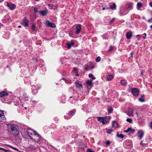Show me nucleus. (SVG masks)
<instances>
[{
  "label": "nucleus",
  "mask_w": 152,
  "mask_h": 152,
  "mask_svg": "<svg viewBox=\"0 0 152 152\" xmlns=\"http://www.w3.org/2000/svg\"><path fill=\"white\" fill-rule=\"evenodd\" d=\"M28 20L26 18L23 19V25L25 27H28Z\"/></svg>",
  "instance_id": "obj_14"
},
{
  "label": "nucleus",
  "mask_w": 152,
  "mask_h": 152,
  "mask_svg": "<svg viewBox=\"0 0 152 152\" xmlns=\"http://www.w3.org/2000/svg\"><path fill=\"white\" fill-rule=\"evenodd\" d=\"M121 11L122 15H125L127 14L129 12V11L127 10L124 9V8L121 9Z\"/></svg>",
  "instance_id": "obj_13"
},
{
  "label": "nucleus",
  "mask_w": 152,
  "mask_h": 152,
  "mask_svg": "<svg viewBox=\"0 0 152 152\" xmlns=\"http://www.w3.org/2000/svg\"><path fill=\"white\" fill-rule=\"evenodd\" d=\"M3 150H4V151H5V152H8V151L7 149H4L3 148Z\"/></svg>",
  "instance_id": "obj_52"
},
{
  "label": "nucleus",
  "mask_w": 152,
  "mask_h": 152,
  "mask_svg": "<svg viewBox=\"0 0 152 152\" xmlns=\"http://www.w3.org/2000/svg\"><path fill=\"white\" fill-rule=\"evenodd\" d=\"M76 76H79L78 74H77L76 75Z\"/></svg>",
  "instance_id": "obj_59"
},
{
  "label": "nucleus",
  "mask_w": 152,
  "mask_h": 152,
  "mask_svg": "<svg viewBox=\"0 0 152 152\" xmlns=\"http://www.w3.org/2000/svg\"><path fill=\"white\" fill-rule=\"evenodd\" d=\"M80 146L81 148H85L86 147V145L85 143L83 142H81L80 144Z\"/></svg>",
  "instance_id": "obj_31"
},
{
  "label": "nucleus",
  "mask_w": 152,
  "mask_h": 152,
  "mask_svg": "<svg viewBox=\"0 0 152 152\" xmlns=\"http://www.w3.org/2000/svg\"><path fill=\"white\" fill-rule=\"evenodd\" d=\"M150 27L151 28H152V25H151Z\"/></svg>",
  "instance_id": "obj_62"
},
{
  "label": "nucleus",
  "mask_w": 152,
  "mask_h": 152,
  "mask_svg": "<svg viewBox=\"0 0 152 152\" xmlns=\"http://www.w3.org/2000/svg\"><path fill=\"white\" fill-rule=\"evenodd\" d=\"M138 113V112H137V111L136 112V115H137V116L138 117V113Z\"/></svg>",
  "instance_id": "obj_57"
},
{
  "label": "nucleus",
  "mask_w": 152,
  "mask_h": 152,
  "mask_svg": "<svg viewBox=\"0 0 152 152\" xmlns=\"http://www.w3.org/2000/svg\"><path fill=\"white\" fill-rule=\"evenodd\" d=\"M135 44H136V45L138 44V42H135Z\"/></svg>",
  "instance_id": "obj_64"
},
{
  "label": "nucleus",
  "mask_w": 152,
  "mask_h": 152,
  "mask_svg": "<svg viewBox=\"0 0 152 152\" xmlns=\"http://www.w3.org/2000/svg\"><path fill=\"white\" fill-rule=\"evenodd\" d=\"M94 68V67L93 66H92L91 68V69H92Z\"/></svg>",
  "instance_id": "obj_63"
},
{
  "label": "nucleus",
  "mask_w": 152,
  "mask_h": 152,
  "mask_svg": "<svg viewBox=\"0 0 152 152\" xmlns=\"http://www.w3.org/2000/svg\"><path fill=\"white\" fill-rule=\"evenodd\" d=\"M64 117L66 119H69V118H68L67 116H66V115L64 116Z\"/></svg>",
  "instance_id": "obj_55"
},
{
  "label": "nucleus",
  "mask_w": 152,
  "mask_h": 152,
  "mask_svg": "<svg viewBox=\"0 0 152 152\" xmlns=\"http://www.w3.org/2000/svg\"><path fill=\"white\" fill-rule=\"evenodd\" d=\"M115 20V19L114 18H113L112 19L110 22H109V23H112Z\"/></svg>",
  "instance_id": "obj_44"
},
{
  "label": "nucleus",
  "mask_w": 152,
  "mask_h": 152,
  "mask_svg": "<svg viewBox=\"0 0 152 152\" xmlns=\"http://www.w3.org/2000/svg\"><path fill=\"white\" fill-rule=\"evenodd\" d=\"M74 113V112L73 111H70L68 113V114L69 115H71L73 114Z\"/></svg>",
  "instance_id": "obj_36"
},
{
  "label": "nucleus",
  "mask_w": 152,
  "mask_h": 152,
  "mask_svg": "<svg viewBox=\"0 0 152 152\" xmlns=\"http://www.w3.org/2000/svg\"><path fill=\"white\" fill-rule=\"evenodd\" d=\"M132 32L130 31L126 33V37L128 39H130L132 37Z\"/></svg>",
  "instance_id": "obj_15"
},
{
  "label": "nucleus",
  "mask_w": 152,
  "mask_h": 152,
  "mask_svg": "<svg viewBox=\"0 0 152 152\" xmlns=\"http://www.w3.org/2000/svg\"><path fill=\"white\" fill-rule=\"evenodd\" d=\"M148 22L150 23H152V20H151V18L150 19H148Z\"/></svg>",
  "instance_id": "obj_49"
},
{
  "label": "nucleus",
  "mask_w": 152,
  "mask_h": 152,
  "mask_svg": "<svg viewBox=\"0 0 152 152\" xmlns=\"http://www.w3.org/2000/svg\"><path fill=\"white\" fill-rule=\"evenodd\" d=\"M33 135L32 137V140L37 142L40 140L41 137L37 132H36L35 134H34V135Z\"/></svg>",
  "instance_id": "obj_2"
},
{
  "label": "nucleus",
  "mask_w": 152,
  "mask_h": 152,
  "mask_svg": "<svg viewBox=\"0 0 152 152\" xmlns=\"http://www.w3.org/2000/svg\"><path fill=\"white\" fill-rule=\"evenodd\" d=\"M18 28H21V26H19L18 27Z\"/></svg>",
  "instance_id": "obj_61"
},
{
  "label": "nucleus",
  "mask_w": 152,
  "mask_h": 152,
  "mask_svg": "<svg viewBox=\"0 0 152 152\" xmlns=\"http://www.w3.org/2000/svg\"><path fill=\"white\" fill-rule=\"evenodd\" d=\"M100 60H101L100 57L99 56H98L96 58V61L97 62H99L100 61Z\"/></svg>",
  "instance_id": "obj_34"
},
{
  "label": "nucleus",
  "mask_w": 152,
  "mask_h": 152,
  "mask_svg": "<svg viewBox=\"0 0 152 152\" xmlns=\"http://www.w3.org/2000/svg\"><path fill=\"white\" fill-rule=\"evenodd\" d=\"M149 5L151 7H152V2H151L149 3Z\"/></svg>",
  "instance_id": "obj_54"
},
{
  "label": "nucleus",
  "mask_w": 152,
  "mask_h": 152,
  "mask_svg": "<svg viewBox=\"0 0 152 152\" xmlns=\"http://www.w3.org/2000/svg\"><path fill=\"white\" fill-rule=\"evenodd\" d=\"M27 132L29 137L31 139H32V137L34 136L33 135H34V134H35L37 132H36L30 129L27 130Z\"/></svg>",
  "instance_id": "obj_4"
},
{
  "label": "nucleus",
  "mask_w": 152,
  "mask_h": 152,
  "mask_svg": "<svg viewBox=\"0 0 152 152\" xmlns=\"http://www.w3.org/2000/svg\"><path fill=\"white\" fill-rule=\"evenodd\" d=\"M142 6V3L140 2H138L137 4V7L138 8V10H140V8Z\"/></svg>",
  "instance_id": "obj_26"
},
{
  "label": "nucleus",
  "mask_w": 152,
  "mask_h": 152,
  "mask_svg": "<svg viewBox=\"0 0 152 152\" xmlns=\"http://www.w3.org/2000/svg\"><path fill=\"white\" fill-rule=\"evenodd\" d=\"M81 29V25L80 24L77 25L75 28L76 34H79L80 32Z\"/></svg>",
  "instance_id": "obj_5"
},
{
  "label": "nucleus",
  "mask_w": 152,
  "mask_h": 152,
  "mask_svg": "<svg viewBox=\"0 0 152 152\" xmlns=\"http://www.w3.org/2000/svg\"><path fill=\"white\" fill-rule=\"evenodd\" d=\"M114 77L113 75H107L106 79L108 81L111 80Z\"/></svg>",
  "instance_id": "obj_18"
},
{
  "label": "nucleus",
  "mask_w": 152,
  "mask_h": 152,
  "mask_svg": "<svg viewBox=\"0 0 152 152\" xmlns=\"http://www.w3.org/2000/svg\"><path fill=\"white\" fill-rule=\"evenodd\" d=\"M75 85L78 88H82L83 85L80 83V82L77 80L75 82Z\"/></svg>",
  "instance_id": "obj_12"
},
{
  "label": "nucleus",
  "mask_w": 152,
  "mask_h": 152,
  "mask_svg": "<svg viewBox=\"0 0 152 152\" xmlns=\"http://www.w3.org/2000/svg\"><path fill=\"white\" fill-rule=\"evenodd\" d=\"M45 24L46 25L49 27L54 28L56 27L55 24L53 23H50L49 21L48 20L46 21Z\"/></svg>",
  "instance_id": "obj_6"
},
{
  "label": "nucleus",
  "mask_w": 152,
  "mask_h": 152,
  "mask_svg": "<svg viewBox=\"0 0 152 152\" xmlns=\"http://www.w3.org/2000/svg\"><path fill=\"white\" fill-rule=\"evenodd\" d=\"M31 28H32V29L33 31H34L35 30L36 26H35V25L34 24H33L32 25Z\"/></svg>",
  "instance_id": "obj_33"
},
{
  "label": "nucleus",
  "mask_w": 152,
  "mask_h": 152,
  "mask_svg": "<svg viewBox=\"0 0 152 152\" xmlns=\"http://www.w3.org/2000/svg\"><path fill=\"white\" fill-rule=\"evenodd\" d=\"M2 117L1 118H2L3 120H4L6 119V118L4 116V114L3 111L1 113H0V117Z\"/></svg>",
  "instance_id": "obj_30"
},
{
  "label": "nucleus",
  "mask_w": 152,
  "mask_h": 152,
  "mask_svg": "<svg viewBox=\"0 0 152 152\" xmlns=\"http://www.w3.org/2000/svg\"><path fill=\"white\" fill-rule=\"evenodd\" d=\"M105 130L107 134H110L113 131L111 129H106Z\"/></svg>",
  "instance_id": "obj_27"
},
{
  "label": "nucleus",
  "mask_w": 152,
  "mask_h": 152,
  "mask_svg": "<svg viewBox=\"0 0 152 152\" xmlns=\"http://www.w3.org/2000/svg\"><path fill=\"white\" fill-rule=\"evenodd\" d=\"M89 77H93V75L91 74H90L89 75Z\"/></svg>",
  "instance_id": "obj_51"
},
{
  "label": "nucleus",
  "mask_w": 152,
  "mask_h": 152,
  "mask_svg": "<svg viewBox=\"0 0 152 152\" xmlns=\"http://www.w3.org/2000/svg\"><path fill=\"white\" fill-rule=\"evenodd\" d=\"M118 124L116 121H114L112 123V126L114 128H117L118 127Z\"/></svg>",
  "instance_id": "obj_20"
},
{
  "label": "nucleus",
  "mask_w": 152,
  "mask_h": 152,
  "mask_svg": "<svg viewBox=\"0 0 152 152\" xmlns=\"http://www.w3.org/2000/svg\"><path fill=\"white\" fill-rule=\"evenodd\" d=\"M85 69L86 71H88L90 69V67L89 66H88V67H86Z\"/></svg>",
  "instance_id": "obj_43"
},
{
  "label": "nucleus",
  "mask_w": 152,
  "mask_h": 152,
  "mask_svg": "<svg viewBox=\"0 0 152 152\" xmlns=\"http://www.w3.org/2000/svg\"><path fill=\"white\" fill-rule=\"evenodd\" d=\"M124 132L126 133H129V134L134 133L135 132V129H132L130 127H129L126 130H124Z\"/></svg>",
  "instance_id": "obj_7"
},
{
  "label": "nucleus",
  "mask_w": 152,
  "mask_h": 152,
  "mask_svg": "<svg viewBox=\"0 0 152 152\" xmlns=\"http://www.w3.org/2000/svg\"><path fill=\"white\" fill-rule=\"evenodd\" d=\"M121 83L122 85L126 86L127 84V82L125 80H121Z\"/></svg>",
  "instance_id": "obj_25"
},
{
  "label": "nucleus",
  "mask_w": 152,
  "mask_h": 152,
  "mask_svg": "<svg viewBox=\"0 0 152 152\" xmlns=\"http://www.w3.org/2000/svg\"><path fill=\"white\" fill-rule=\"evenodd\" d=\"M116 136L118 138H120L121 139H123L124 137V135L122 134H119L118 132H117Z\"/></svg>",
  "instance_id": "obj_21"
},
{
  "label": "nucleus",
  "mask_w": 152,
  "mask_h": 152,
  "mask_svg": "<svg viewBox=\"0 0 152 152\" xmlns=\"http://www.w3.org/2000/svg\"><path fill=\"white\" fill-rule=\"evenodd\" d=\"M144 97L145 96L144 95H142L141 97L138 99L139 101L142 102H145Z\"/></svg>",
  "instance_id": "obj_24"
},
{
  "label": "nucleus",
  "mask_w": 152,
  "mask_h": 152,
  "mask_svg": "<svg viewBox=\"0 0 152 152\" xmlns=\"http://www.w3.org/2000/svg\"><path fill=\"white\" fill-rule=\"evenodd\" d=\"M8 93L5 91H1L0 92V97L2 98L4 96H7Z\"/></svg>",
  "instance_id": "obj_11"
},
{
  "label": "nucleus",
  "mask_w": 152,
  "mask_h": 152,
  "mask_svg": "<svg viewBox=\"0 0 152 152\" xmlns=\"http://www.w3.org/2000/svg\"><path fill=\"white\" fill-rule=\"evenodd\" d=\"M109 9V8L108 7H107V8H105L104 7V8H103L102 10H104L105 9Z\"/></svg>",
  "instance_id": "obj_56"
},
{
  "label": "nucleus",
  "mask_w": 152,
  "mask_h": 152,
  "mask_svg": "<svg viewBox=\"0 0 152 152\" xmlns=\"http://www.w3.org/2000/svg\"><path fill=\"white\" fill-rule=\"evenodd\" d=\"M150 127L152 129V122H151L150 124Z\"/></svg>",
  "instance_id": "obj_53"
},
{
  "label": "nucleus",
  "mask_w": 152,
  "mask_h": 152,
  "mask_svg": "<svg viewBox=\"0 0 152 152\" xmlns=\"http://www.w3.org/2000/svg\"><path fill=\"white\" fill-rule=\"evenodd\" d=\"M133 109L130 108L129 109V110L126 114L129 116H133Z\"/></svg>",
  "instance_id": "obj_8"
},
{
  "label": "nucleus",
  "mask_w": 152,
  "mask_h": 152,
  "mask_svg": "<svg viewBox=\"0 0 152 152\" xmlns=\"http://www.w3.org/2000/svg\"><path fill=\"white\" fill-rule=\"evenodd\" d=\"M113 110V108L111 107H110L108 109V112L109 114L111 113Z\"/></svg>",
  "instance_id": "obj_29"
},
{
  "label": "nucleus",
  "mask_w": 152,
  "mask_h": 152,
  "mask_svg": "<svg viewBox=\"0 0 152 152\" xmlns=\"http://www.w3.org/2000/svg\"><path fill=\"white\" fill-rule=\"evenodd\" d=\"M34 10L36 13H38L39 12L38 10H37V8L36 7H34Z\"/></svg>",
  "instance_id": "obj_37"
},
{
  "label": "nucleus",
  "mask_w": 152,
  "mask_h": 152,
  "mask_svg": "<svg viewBox=\"0 0 152 152\" xmlns=\"http://www.w3.org/2000/svg\"><path fill=\"white\" fill-rule=\"evenodd\" d=\"M131 92L134 96H137L139 94V90L137 88H134L132 89Z\"/></svg>",
  "instance_id": "obj_3"
},
{
  "label": "nucleus",
  "mask_w": 152,
  "mask_h": 152,
  "mask_svg": "<svg viewBox=\"0 0 152 152\" xmlns=\"http://www.w3.org/2000/svg\"><path fill=\"white\" fill-rule=\"evenodd\" d=\"M86 152H94L90 148L87 149Z\"/></svg>",
  "instance_id": "obj_39"
},
{
  "label": "nucleus",
  "mask_w": 152,
  "mask_h": 152,
  "mask_svg": "<svg viewBox=\"0 0 152 152\" xmlns=\"http://www.w3.org/2000/svg\"><path fill=\"white\" fill-rule=\"evenodd\" d=\"M77 69L76 68H74L73 69V71L76 72H77Z\"/></svg>",
  "instance_id": "obj_46"
},
{
  "label": "nucleus",
  "mask_w": 152,
  "mask_h": 152,
  "mask_svg": "<svg viewBox=\"0 0 152 152\" xmlns=\"http://www.w3.org/2000/svg\"><path fill=\"white\" fill-rule=\"evenodd\" d=\"M143 35H144V36L143 37V38L144 39H145L146 38V34L145 33H144L143 34Z\"/></svg>",
  "instance_id": "obj_50"
},
{
  "label": "nucleus",
  "mask_w": 152,
  "mask_h": 152,
  "mask_svg": "<svg viewBox=\"0 0 152 152\" xmlns=\"http://www.w3.org/2000/svg\"><path fill=\"white\" fill-rule=\"evenodd\" d=\"M105 118V119H106L108 121L110 119V117L109 116H107L106 117H104Z\"/></svg>",
  "instance_id": "obj_40"
},
{
  "label": "nucleus",
  "mask_w": 152,
  "mask_h": 152,
  "mask_svg": "<svg viewBox=\"0 0 152 152\" xmlns=\"http://www.w3.org/2000/svg\"><path fill=\"white\" fill-rule=\"evenodd\" d=\"M96 78L94 77H92L90 79V80H91V81L92 82L93 80L95 79Z\"/></svg>",
  "instance_id": "obj_45"
},
{
  "label": "nucleus",
  "mask_w": 152,
  "mask_h": 152,
  "mask_svg": "<svg viewBox=\"0 0 152 152\" xmlns=\"http://www.w3.org/2000/svg\"><path fill=\"white\" fill-rule=\"evenodd\" d=\"M10 129L12 133L14 136H16L19 134V131L15 126L11 125Z\"/></svg>",
  "instance_id": "obj_1"
},
{
  "label": "nucleus",
  "mask_w": 152,
  "mask_h": 152,
  "mask_svg": "<svg viewBox=\"0 0 152 152\" xmlns=\"http://www.w3.org/2000/svg\"><path fill=\"white\" fill-rule=\"evenodd\" d=\"M9 147L11 148H12V149H13L15 150V151H19V152H22V151H19L18 150V149L16 148H15V147H12V146H11V145H9Z\"/></svg>",
  "instance_id": "obj_32"
},
{
  "label": "nucleus",
  "mask_w": 152,
  "mask_h": 152,
  "mask_svg": "<svg viewBox=\"0 0 152 152\" xmlns=\"http://www.w3.org/2000/svg\"><path fill=\"white\" fill-rule=\"evenodd\" d=\"M116 5L115 3H113V4L112 5L110 6V9L113 10H116Z\"/></svg>",
  "instance_id": "obj_22"
},
{
  "label": "nucleus",
  "mask_w": 152,
  "mask_h": 152,
  "mask_svg": "<svg viewBox=\"0 0 152 152\" xmlns=\"http://www.w3.org/2000/svg\"><path fill=\"white\" fill-rule=\"evenodd\" d=\"M7 6L12 10L15 9L16 7L15 5L11 3H7Z\"/></svg>",
  "instance_id": "obj_9"
},
{
  "label": "nucleus",
  "mask_w": 152,
  "mask_h": 152,
  "mask_svg": "<svg viewBox=\"0 0 152 152\" xmlns=\"http://www.w3.org/2000/svg\"><path fill=\"white\" fill-rule=\"evenodd\" d=\"M110 141H107L106 144L107 145H109L110 144Z\"/></svg>",
  "instance_id": "obj_48"
},
{
  "label": "nucleus",
  "mask_w": 152,
  "mask_h": 152,
  "mask_svg": "<svg viewBox=\"0 0 152 152\" xmlns=\"http://www.w3.org/2000/svg\"><path fill=\"white\" fill-rule=\"evenodd\" d=\"M66 45L67 46L68 48L69 49H70L71 48L72 46L74 45V43L73 42L72 40L70 43H68Z\"/></svg>",
  "instance_id": "obj_16"
},
{
  "label": "nucleus",
  "mask_w": 152,
  "mask_h": 152,
  "mask_svg": "<svg viewBox=\"0 0 152 152\" xmlns=\"http://www.w3.org/2000/svg\"><path fill=\"white\" fill-rule=\"evenodd\" d=\"M144 135V132L142 130L138 131V136L140 139H141Z\"/></svg>",
  "instance_id": "obj_10"
},
{
  "label": "nucleus",
  "mask_w": 152,
  "mask_h": 152,
  "mask_svg": "<svg viewBox=\"0 0 152 152\" xmlns=\"http://www.w3.org/2000/svg\"><path fill=\"white\" fill-rule=\"evenodd\" d=\"M147 144H145L142 143V141H141L140 143V145L143 146H145V145H147Z\"/></svg>",
  "instance_id": "obj_42"
},
{
  "label": "nucleus",
  "mask_w": 152,
  "mask_h": 152,
  "mask_svg": "<svg viewBox=\"0 0 152 152\" xmlns=\"http://www.w3.org/2000/svg\"><path fill=\"white\" fill-rule=\"evenodd\" d=\"M133 4L132 3H128L126 4L127 7L130 10H132L133 8Z\"/></svg>",
  "instance_id": "obj_19"
},
{
  "label": "nucleus",
  "mask_w": 152,
  "mask_h": 152,
  "mask_svg": "<svg viewBox=\"0 0 152 152\" xmlns=\"http://www.w3.org/2000/svg\"><path fill=\"white\" fill-rule=\"evenodd\" d=\"M126 121H127L131 123L132 121V119L130 118H127V119Z\"/></svg>",
  "instance_id": "obj_38"
},
{
  "label": "nucleus",
  "mask_w": 152,
  "mask_h": 152,
  "mask_svg": "<svg viewBox=\"0 0 152 152\" xmlns=\"http://www.w3.org/2000/svg\"><path fill=\"white\" fill-rule=\"evenodd\" d=\"M39 13L40 15L45 16L47 15V10H42L39 12Z\"/></svg>",
  "instance_id": "obj_17"
},
{
  "label": "nucleus",
  "mask_w": 152,
  "mask_h": 152,
  "mask_svg": "<svg viewBox=\"0 0 152 152\" xmlns=\"http://www.w3.org/2000/svg\"><path fill=\"white\" fill-rule=\"evenodd\" d=\"M105 119V118H104V121H103V122H102L103 124H106L108 122L107 120Z\"/></svg>",
  "instance_id": "obj_35"
},
{
  "label": "nucleus",
  "mask_w": 152,
  "mask_h": 152,
  "mask_svg": "<svg viewBox=\"0 0 152 152\" xmlns=\"http://www.w3.org/2000/svg\"><path fill=\"white\" fill-rule=\"evenodd\" d=\"M86 83L88 86H90L91 87L93 85L92 82L91 81V80H88L86 82Z\"/></svg>",
  "instance_id": "obj_23"
},
{
  "label": "nucleus",
  "mask_w": 152,
  "mask_h": 152,
  "mask_svg": "<svg viewBox=\"0 0 152 152\" xmlns=\"http://www.w3.org/2000/svg\"><path fill=\"white\" fill-rule=\"evenodd\" d=\"M54 6V5L53 4H48V6L50 7H53Z\"/></svg>",
  "instance_id": "obj_47"
},
{
  "label": "nucleus",
  "mask_w": 152,
  "mask_h": 152,
  "mask_svg": "<svg viewBox=\"0 0 152 152\" xmlns=\"http://www.w3.org/2000/svg\"><path fill=\"white\" fill-rule=\"evenodd\" d=\"M3 148H0V150H3Z\"/></svg>",
  "instance_id": "obj_58"
},
{
  "label": "nucleus",
  "mask_w": 152,
  "mask_h": 152,
  "mask_svg": "<svg viewBox=\"0 0 152 152\" xmlns=\"http://www.w3.org/2000/svg\"><path fill=\"white\" fill-rule=\"evenodd\" d=\"M97 119L98 121L102 123L103 121H104V117H98Z\"/></svg>",
  "instance_id": "obj_28"
},
{
  "label": "nucleus",
  "mask_w": 152,
  "mask_h": 152,
  "mask_svg": "<svg viewBox=\"0 0 152 152\" xmlns=\"http://www.w3.org/2000/svg\"><path fill=\"white\" fill-rule=\"evenodd\" d=\"M140 37V35H137V36H136V37Z\"/></svg>",
  "instance_id": "obj_60"
},
{
  "label": "nucleus",
  "mask_w": 152,
  "mask_h": 152,
  "mask_svg": "<svg viewBox=\"0 0 152 152\" xmlns=\"http://www.w3.org/2000/svg\"><path fill=\"white\" fill-rule=\"evenodd\" d=\"M113 48L114 47L113 46H111L110 47V48L109 50V51H111L113 49Z\"/></svg>",
  "instance_id": "obj_41"
}]
</instances>
